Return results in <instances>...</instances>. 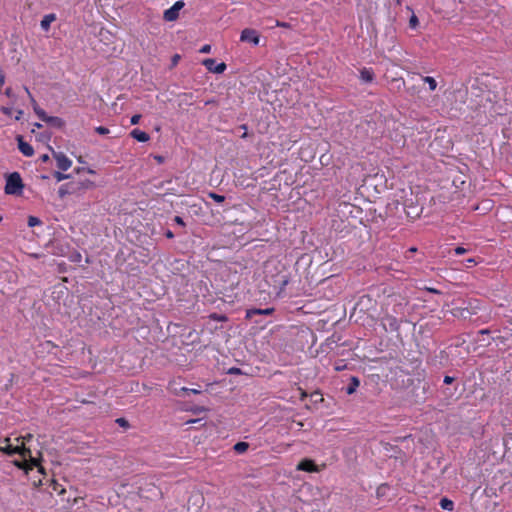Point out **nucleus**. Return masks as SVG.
Masks as SVG:
<instances>
[{
	"label": "nucleus",
	"mask_w": 512,
	"mask_h": 512,
	"mask_svg": "<svg viewBox=\"0 0 512 512\" xmlns=\"http://www.w3.org/2000/svg\"><path fill=\"white\" fill-rule=\"evenodd\" d=\"M79 184H81L85 188H89V187L93 186V183L89 180L82 182V183H78V184H76V183L63 184L60 186V188L58 190L59 196L61 198H63L68 194L75 193L79 189Z\"/></svg>",
	"instance_id": "3"
},
{
	"label": "nucleus",
	"mask_w": 512,
	"mask_h": 512,
	"mask_svg": "<svg viewBox=\"0 0 512 512\" xmlns=\"http://www.w3.org/2000/svg\"><path fill=\"white\" fill-rule=\"evenodd\" d=\"M174 221H175V223H177L178 225H181V226H184V225H185V223H184L183 219H182L180 216H175Z\"/></svg>",
	"instance_id": "37"
},
{
	"label": "nucleus",
	"mask_w": 512,
	"mask_h": 512,
	"mask_svg": "<svg viewBox=\"0 0 512 512\" xmlns=\"http://www.w3.org/2000/svg\"><path fill=\"white\" fill-rule=\"evenodd\" d=\"M95 131L100 135H106L109 133V129L104 126H98L95 128Z\"/></svg>",
	"instance_id": "26"
},
{
	"label": "nucleus",
	"mask_w": 512,
	"mask_h": 512,
	"mask_svg": "<svg viewBox=\"0 0 512 512\" xmlns=\"http://www.w3.org/2000/svg\"><path fill=\"white\" fill-rule=\"evenodd\" d=\"M117 423H119L120 425L124 426V425H126L127 422H126L125 419L119 418V419H117Z\"/></svg>",
	"instance_id": "42"
},
{
	"label": "nucleus",
	"mask_w": 512,
	"mask_h": 512,
	"mask_svg": "<svg viewBox=\"0 0 512 512\" xmlns=\"http://www.w3.org/2000/svg\"><path fill=\"white\" fill-rule=\"evenodd\" d=\"M34 112L42 121H44V118L48 116L46 112L38 106V104H35Z\"/></svg>",
	"instance_id": "20"
},
{
	"label": "nucleus",
	"mask_w": 512,
	"mask_h": 512,
	"mask_svg": "<svg viewBox=\"0 0 512 512\" xmlns=\"http://www.w3.org/2000/svg\"><path fill=\"white\" fill-rule=\"evenodd\" d=\"M2 221V216L0 215V222Z\"/></svg>",
	"instance_id": "54"
},
{
	"label": "nucleus",
	"mask_w": 512,
	"mask_h": 512,
	"mask_svg": "<svg viewBox=\"0 0 512 512\" xmlns=\"http://www.w3.org/2000/svg\"><path fill=\"white\" fill-rule=\"evenodd\" d=\"M211 318L217 321H225L227 318L224 315L212 314Z\"/></svg>",
	"instance_id": "30"
},
{
	"label": "nucleus",
	"mask_w": 512,
	"mask_h": 512,
	"mask_svg": "<svg viewBox=\"0 0 512 512\" xmlns=\"http://www.w3.org/2000/svg\"><path fill=\"white\" fill-rule=\"evenodd\" d=\"M44 122L57 128H61L64 126V121L56 116H47L46 118H44Z\"/></svg>",
	"instance_id": "14"
},
{
	"label": "nucleus",
	"mask_w": 512,
	"mask_h": 512,
	"mask_svg": "<svg viewBox=\"0 0 512 512\" xmlns=\"http://www.w3.org/2000/svg\"><path fill=\"white\" fill-rule=\"evenodd\" d=\"M439 505L442 509L452 511L454 508L453 501L449 500L448 498H442L439 502Z\"/></svg>",
	"instance_id": "18"
},
{
	"label": "nucleus",
	"mask_w": 512,
	"mask_h": 512,
	"mask_svg": "<svg viewBox=\"0 0 512 512\" xmlns=\"http://www.w3.org/2000/svg\"><path fill=\"white\" fill-rule=\"evenodd\" d=\"M23 116V110H17V114L15 116V120L19 121Z\"/></svg>",
	"instance_id": "39"
},
{
	"label": "nucleus",
	"mask_w": 512,
	"mask_h": 512,
	"mask_svg": "<svg viewBox=\"0 0 512 512\" xmlns=\"http://www.w3.org/2000/svg\"><path fill=\"white\" fill-rule=\"evenodd\" d=\"M32 437H33V436H32L31 434H27L26 436L21 437V439H22V443H21L20 445L25 446V445H24V443H25L26 441H30V440L32 439Z\"/></svg>",
	"instance_id": "35"
},
{
	"label": "nucleus",
	"mask_w": 512,
	"mask_h": 512,
	"mask_svg": "<svg viewBox=\"0 0 512 512\" xmlns=\"http://www.w3.org/2000/svg\"><path fill=\"white\" fill-rule=\"evenodd\" d=\"M288 282H289V279H288L287 275L280 276V279H279L280 289L283 290L285 288V286L288 284Z\"/></svg>",
	"instance_id": "24"
},
{
	"label": "nucleus",
	"mask_w": 512,
	"mask_h": 512,
	"mask_svg": "<svg viewBox=\"0 0 512 512\" xmlns=\"http://www.w3.org/2000/svg\"><path fill=\"white\" fill-rule=\"evenodd\" d=\"M312 396H321V394L319 392H315Z\"/></svg>",
	"instance_id": "51"
},
{
	"label": "nucleus",
	"mask_w": 512,
	"mask_h": 512,
	"mask_svg": "<svg viewBox=\"0 0 512 512\" xmlns=\"http://www.w3.org/2000/svg\"><path fill=\"white\" fill-rule=\"evenodd\" d=\"M409 25L412 29H415L418 25V18L416 17V15H412L410 20H409Z\"/></svg>",
	"instance_id": "25"
},
{
	"label": "nucleus",
	"mask_w": 512,
	"mask_h": 512,
	"mask_svg": "<svg viewBox=\"0 0 512 512\" xmlns=\"http://www.w3.org/2000/svg\"><path fill=\"white\" fill-rule=\"evenodd\" d=\"M17 141H18V149L20 150V152L26 156V157H31L34 155V149L33 147L25 142L23 140V137L22 136H17Z\"/></svg>",
	"instance_id": "8"
},
{
	"label": "nucleus",
	"mask_w": 512,
	"mask_h": 512,
	"mask_svg": "<svg viewBox=\"0 0 512 512\" xmlns=\"http://www.w3.org/2000/svg\"><path fill=\"white\" fill-rule=\"evenodd\" d=\"M4 93L9 98H14L15 97V95H14V93H13V91H12V89L10 87L6 88Z\"/></svg>",
	"instance_id": "32"
},
{
	"label": "nucleus",
	"mask_w": 512,
	"mask_h": 512,
	"mask_svg": "<svg viewBox=\"0 0 512 512\" xmlns=\"http://www.w3.org/2000/svg\"><path fill=\"white\" fill-rule=\"evenodd\" d=\"M140 118H141V115H139V114L133 115V116L131 117V120H130L131 124H132V125H136V124H138V123H139Z\"/></svg>",
	"instance_id": "29"
},
{
	"label": "nucleus",
	"mask_w": 512,
	"mask_h": 512,
	"mask_svg": "<svg viewBox=\"0 0 512 512\" xmlns=\"http://www.w3.org/2000/svg\"><path fill=\"white\" fill-rule=\"evenodd\" d=\"M241 128H242V129H244V130H247L246 125H242V126H241ZM246 136H247V132H246V131H244V133H242V136H241V137H242V138H245Z\"/></svg>",
	"instance_id": "45"
},
{
	"label": "nucleus",
	"mask_w": 512,
	"mask_h": 512,
	"mask_svg": "<svg viewBox=\"0 0 512 512\" xmlns=\"http://www.w3.org/2000/svg\"><path fill=\"white\" fill-rule=\"evenodd\" d=\"M299 390L301 392V400H303L305 397H307V393L303 391L301 388H299Z\"/></svg>",
	"instance_id": "47"
},
{
	"label": "nucleus",
	"mask_w": 512,
	"mask_h": 512,
	"mask_svg": "<svg viewBox=\"0 0 512 512\" xmlns=\"http://www.w3.org/2000/svg\"><path fill=\"white\" fill-rule=\"evenodd\" d=\"M55 20H56L55 14L51 13V14L45 15L40 23L42 30L48 31L51 23L54 22Z\"/></svg>",
	"instance_id": "13"
},
{
	"label": "nucleus",
	"mask_w": 512,
	"mask_h": 512,
	"mask_svg": "<svg viewBox=\"0 0 512 512\" xmlns=\"http://www.w3.org/2000/svg\"><path fill=\"white\" fill-rule=\"evenodd\" d=\"M467 262L469 263L468 267H471V265L476 264V261L474 259H472V258L468 259Z\"/></svg>",
	"instance_id": "43"
},
{
	"label": "nucleus",
	"mask_w": 512,
	"mask_h": 512,
	"mask_svg": "<svg viewBox=\"0 0 512 512\" xmlns=\"http://www.w3.org/2000/svg\"><path fill=\"white\" fill-rule=\"evenodd\" d=\"M0 111H1L3 114L7 115V116H11V115H12V108H11V107H5V106H2V107L0 108Z\"/></svg>",
	"instance_id": "28"
},
{
	"label": "nucleus",
	"mask_w": 512,
	"mask_h": 512,
	"mask_svg": "<svg viewBox=\"0 0 512 512\" xmlns=\"http://www.w3.org/2000/svg\"><path fill=\"white\" fill-rule=\"evenodd\" d=\"M276 25L280 26V27H287L288 26L287 23H283V22H279V21H277Z\"/></svg>",
	"instance_id": "48"
},
{
	"label": "nucleus",
	"mask_w": 512,
	"mask_h": 512,
	"mask_svg": "<svg viewBox=\"0 0 512 512\" xmlns=\"http://www.w3.org/2000/svg\"><path fill=\"white\" fill-rule=\"evenodd\" d=\"M54 177H55L57 182H61V181L65 180V179H68L69 175L68 174H63V173H61L59 171H56V172H54Z\"/></svg>",
	"instance_id": "21"
},
{
	"label": "nucleus",
	"mask_w": 512,
	"mask_h": 512,
	"mask_svg": "<svg viewBox=\"0 0 512 512\" xmlns=\"http://www.w3.org/2000/svg\"><path fill=\"white\" fill-rule=\"evenodd\" d=\"M454 251H455V254L462 255V254L466 253L467 250L463 247H457V248H455Z\"/></svg>",
	"instance_id": "33"
},
{
	"label": "nucleus",
	"mask_w": 512,
	"mask_h": 512,
	"mask_svg": "<svg viewBox=\"0 0 512 512\" xmlns=\"http://www.w3.org/2000/svg\"><path fill=\"white\" fill-rule=\"evenodd\" d=\"M209 197L212 198L217 203H222L225 200V197L223 195H219L216 193H210Z\"/></svg>",
	"instance_id": "23"
},
{
	"label": "nucleus",
	"mask_w": 512,
	"mask_h": 512,
	"mask_svg": "<svg viewBox=\"0 0 512 512\" xmlns=\"http://www.w3.org/2000/svg\"><path fill=\"white\" fill-rule=\"evenodd\" d=\"M199 51H200V53H203V54L209 53L211 51V46L206 44L203 47H201V49Z\"/></svg>",
	"instance_id": "31"
},
{
	"label": "nucleus",
	"mask_w": 512,
	"mask_h": 512,
	"mask_svg": "<svg viewBox=\"0 0 512 512\" xmlns=\"http://www.w3.org/2000/svg\"><path fill=\"white\" fill-rule=\"evenodd\" d=\"M183 6H184V3L182 1L175 2L172 7L165 10L163 18L169 22L175 21L178 18L179 11H180V9H182Z\"/></svg>",
	"instance_id": "5"
},
{
	"label": "nucleus",
	"mask_w": 512,
	"mask_h": 512,
	"mask_svg": "<svg viewBox=\"0 0 512 512\" xmlns=\"http://www.w3.org/2000/svg\"><path fill=\"white\" fill-rule=\"evenodd\" d=\"M28 97L30 98V101H31V104L33 106V110H35V104H37L36 100L34 99V97L32 96V94L30 93L29 89L27 87H24Z\"/></svg>",
	"instance_id": "27"
},
{
	"label": "nucleus",
	"mask_w": 512,
	"mask_h": 512,
	"mask_svg": "<svg viewBox=\"0 0 512 512\" xmlns=\"http://www.w3.org/2000/svg\"><path fill=\"white\" fill-rule=\"evenodd\" d=\"M249 448V444L247 442H238L234 445L233 449L238 454L245 453Z\"/></svg>",
	"instance_id": "17"
},
{
	"label": "nucleus",
	"mask_w": 512,
	"mask_h": 512,
	"mask_svg": "<svg viewBox=\"0 0 512 512\" xmlns=\"http://www.w3.org/2000/svg\"><path fill=\"white\" fill-rule=\"evenodd\" d=\"M375 74L371 68H362L360 70V80L364 84L372 83L374 80Z\"/></svg>",
	"instance_id": "9"
},
{
	"label": "nucleus",
	"mask_w": 512,
	"mask_h": 512,
	"mask_svg": "<svg viewBox=\"0 0 512 512\" xmlns=\"http://www.w3.org/2000/svg\"><path fill=\"white\" fill-rule=\"evenodd\" d=\"M0 451L8 454H20L22 458L24 459L23 462L21 461H14V464L20 468L28 472L29 470H32L33 468H38V471L40 473H43V467L39 464L38 460L32 456L31 450L29 448H26L23 445H16L13 446L10 443V438H5L0 445Z\"/></svg>",
	"instance_id": "1"
},
{
	"label": "nucleus",
	"mask_w": 512,
	"mask_h": 512,
	"mask_svg": "<svg viewBox=\"0 0 512 512\" xmlns=\"http://www.w3.org/2000/svg\"><path fill=\"white\" fill-rule=\"evenodd\" d=\"M165 236L169 239L173 238L174 237V234L172 233V231L168 230L166 233H165Z\"/></svg>",
	"instance_id": "41"
},
{
	"label": "nucleus",
	"mask_w": 512,
	"mask_h": 512,
	"mask_svg": "<svg viewBox=\"0 0 512 512\" xmlns=\"http://www.w3.org/2000/svg\"><path fill=\"white\" fill-rule=\"evenodd\" d=\"M480 333L486 334V333H488V330L487 329L481 330Z\"/></svg>",
	"instance_id": "50"
},
{
	"label": "nucleus",
	"mask_w": 512,
	"mask_h": 512,
	"mask_svg": "<svg viewBox=\"0 0 512 512\" xmlns=\"http://www.w3.org/2000/svg\"><path fill=\"white\" fill-rule=\"evenodd\" d=\"M298 470L307 471V472H315L317 471L316 465L312 460L305 459L301 461L298 466Z\"/></svg>",
	"instance_id": "11"
},
{
	"label": "nucleus",
	"mask_w": 512,
	"mask_h": 512,
	"mask_svg": "<svg viewBox=\"0 0 512 512\" xmlns=\"http://www.w3.org/2000/svg\"><path fill=\"white\" fill-rule=\"evenodd\" d=\"M274 311L273 308H265V309H249L246 312V318L252 319L255 315H270Z\"/></svg>",
	"instance_id": "10"
},
{
	"label": "nucleus",
	"mask_w": 512,
	"mask_h": 512,
	"mask_svg": "<svg viewBox=\"0 0 512 512\" xmlns=\"http://www.w3.org/2000/svg\"><path fill=\"white\" fill-rule=\"evenodd\" d=\"M81 258V255L78 254L77 256H75V259H80Z\"/></svg>",
	"instance_id": "52"
},
{
	"label": "nucleus",
	"mask_w": 512,
	"mask_h": 512,
	"mask_svg": "<svg viewBox=\"0 0 512 512\" xmlns=\"http://www.w3.org/2000/svg\"><path fill=\"white\" fill-rule=\"evenodd\" d=\"M443 381H444V383H445V384H447V385L452 384V383H453V381H454V377H451V376L446 375V376L444 377V380H443Z\"/></svg>",
	"instance_id": "34"
},
{
	"label": "nucleus",
	"mask_w": 512,
	"mask_h": 512,
	"mask_svg": "<svg viewBox=\"0 0 512 512\" xmlns=\"http://www.w3.org/2000/svg\"><path fill=\"white\" fill-rule=\"evenodd\" d=\"M41 223L40 219L37 218V217H34V216H30L28 218V226L29 227H34L36 225H39Z\"/></svg>",
	"instance_id": "22"
},
{
	"label": "nucleus",
	"mask_w": 512,
	"mask_h": 512,
	"mask_svg": "<svg viewBox=\"0 0 512 512\" xmlns=\"http://www.w3.org/2000/svg\"><path fill=\"white\" fill-rule=\"evenodd\" d=\"M228 373L229 374H239L240 373V369L232 367V368L229 369Z\"/></svg>",
	"instance_id": "38"
},
{
	"label": "nucleus",
	"mask_w": 512,
	"mask_h": 512,
	"mask_svg": "<svg viewBox=\"0 0 512 512\" xmlns=\"http://www.w3.org/2000/svg\"><path fill=\"white\" fill-rule=\"evenodd\" d=\"M240 40L242 42H248L254 46H257L259 44L260 37L256 30L246 28L241 32Z\"/></svg>",
	"instance_id": "4"
},
{
	"label": "nucleus",
	"mask_w": 512,
	"mask_h": 512,
	"mask_svg": "<svg viewBox=\"0 0 512 512\" xmlns=\"http://www.w3.org/2000/svg\"><path fill=\"white\" fill-rule=\"evenodd\" d=\"M180 60V55L178 54H175L173 57H172V66H176L178 64V61Z\"/></svg>",
	"instance_id": "36"
},
{
	"label": "nucleus",
	"mask_w": 512,
	"mask_h": 512,
	"mask_svg": "<svg viewBox=\"0 0 512 512\" xmlns=\"http://www.w3.org/2000/svg\"><path fill=\"white\" fill-rule=\"evenodd\" d=\"M5 82V76L4 74L2 73V71L0 70V85H3Z\"/></svg>",
	"instance_id": "40"
},
{
	"label": "nucleus",
	"mask_w": 512,
	"mask_h": 512,
	"mask_svg": "<svg viewBox=\"0 0 512 512\" xmlns=\"http://www.w3.org/2000/svg\"><path fill=\"white\" fill-rule=\"evenodd\" d=\"M23 182L18 172H13L6 177L4 191L8 195H21L23 191Z\"/></svg>",
	"instance_id": "2"
},
{
	"label": "nucleus",
	"mask_w": 512,
	"mask_h": 512,
	"mask_svg": "<svg viewBox=\"0 0 512 512\" xmlns=\"http://www.w3.org/2000/svg\"><path fill=\"white\" fill-rule=\"evenodd\" d=\"M130 135L132 138L139 142H147L150 139L149 135L146 132L141 131L139 129L132 130Z\"/></svg>",
	"instance_id": "12"
},
{
	"label": "nucleus",
	"mask_w": 512,
	"mask_h": 512,
	"mask_svg": "<svg viewBox=\"0 0 512 512\" xmlns=\"http://www.w3.org/2000/svg\"><path fill=\"white\" fill-rule=\"evenodd\" d=\"M203 65L207 70L213 73H223L226 69V64L224 62L217 63L215 59L208 58L203 61Z\"/></svg>",
	"instance_id": "6"
},
{
	"label": "nucleus",
	"mask_w": 512,
	"mask_h": 512,
	"mask_svg": "<svg viewBox=\"0 0 512 512\" xmlns=\"http://www.w3.org/2000/svg\"><path fill=\"white\" fill-rule=\"evenodd\" d=\"M53 157L57 167L62 171L68 170L72 165V161L62 152H53Z\"/></svg>",
	"instance_id": "7"
},
{
	"label": "nucleus",
	"mask_w": 512,
	"mask_h": 512,
	"mask_svg": "<svg viewBox=\"0 0 512 512\" xmlns=\"http://www.w3.org/2000/svg\"><path fill=\"white\" fill-rule=\"evenodd\" d=\"M467 262L469 263L468 267H471V265L476 264V261L474 259H472V258L468 259Z\"/></svg>",
	"instance_id": "44"
},
{
	"label": "nucleus",
	"mask_w": 512,
	"mask_h": 512,
	"mask_svg": "<svg viewBox=\"0 0 512 512\" xmlns=\"http://www.w3.org/2000/svg\"><path fill=\"white\" fill-rule=\"evenodd\" d=\"M34 126H35L36 128H41V127H42V125H41L40 123H35V124H34Z\"/></svg>",
	"instance_id": "49"
},
{
	"label": "nucleus",
	"mask_w": 512,
	"mask_h": 512,
	"mask_svg": "<svg viewBox=\"0 0 512 512\" xmlns=\"http://www.w3.org/2000/svg\"><path fill=\"white\" fill-rule=\"evenodd\" d=\"M81 258V255L78 254L77 256H75V259H80Z\"/></svg>",
	"instance_id": "53"
},
{
	"label": "nucleus",
	"mask_w": 512,
	"mask_h": 512,
	"mask_svg": "<svg viewBox=\"0 0 512 512\" xmlns=\"http://www.w3.org/2000/svg\"><path fill=\"white\" fill-rule=\"evenodd\" d=\"M41 160L43 162H47L49 160V156L47 154H44V155L41 156Z\"/></svg>",
	"instance_id": "46"
},
{
	"label": "nucleus",
	"mask_w": 512,
	"mask_h": 512,
	"mask_svg": "<svg viewBox=\"0 0 512 512\" xmlns=\"http://www.w3.org/2000/svg\"><path fill=\"white\" fill-rule=\"evenodd\" d=\"M423 81L429 85V89L434 91L437 87V82L433 77L426 76L423 78Z\"/></svg>",
	"instance_id": "19"
},
{
	"label": "nucleus",
	"mask_w": 512,
	"mask_h": 512,
	"mask_svg": "<svg viewBox=\"0 0 512 512\" xmlns=\"http://www.w3.org/2000/svg\"><path fill=\"white\" fill-rule=\"evenodd\" d=\"M172 392L173 394H175L176 396H180L181 395V392H184V393H193V394H200L201 391L200 390H197V389H190V388H186V387H181V388H172Z\"/></svg>",
	"instance_id": "16"
},
{
	"label": "nucleus",
	"mask_w": 512,
	"mask_h": 512,
	"mask_svg": "<svg viewBox=\"0 0 512 512\" xmlns=\"http://www.w3.org/2000/svg\"><path fill=\"white\" fill-rule=\"evenodd\" d=\"M359 385H360V380L357 377L352 376L350 378V383L346 388V393L349 395L353 394L356 391V389L359 387Z\"/></svg>",
	"instance_id": "15"
}]
</instances>
